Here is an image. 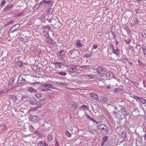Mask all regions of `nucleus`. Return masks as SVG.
I'll return each mask as SVG.
<instances>
[{
	"instance_id": "f257e3e1",
	"label": "nucleus",
	"mask_w": 146,
	"mask_h": 146,
	"mask_svg": "<svg viewBox=\"0 0 146 146\" xmlns=\"http://www.w3.org/2000/svg\"><path fill=\"white\" fill-rule=\"evenodd\" d=\"M110 74L109 73H103L100 74L94 75L92 74V79H100L104 80H107L110 79Z\"/></svg>"
},
{
	"instance_id": "f03ea898",
	"label": "nucleus",
	"mask_w": 146,
	"mask_h": 146,
	"mask_svg": "<svg viewBox=\"0 0 146 146\" xmlns=\"http://www.w3.org/2000/svg\"><path fill=\"white\" fill-rule=\"evenodd\" d=\"M78 66L75 65H68L67 66V71L69 72H71L73 73H76L77 72L78 70V69L77 67Z\"/></svg>"
},
{
	"instance_id": "7ed1b4c3",
	"label": "nucleus",
	"mask_w": 146,
	"mask_h": 146,
	"mask_svg": "<svg viewBox=\"0 0 146 146\" xmlns=\"http://www.w3.org/2000/svg\"><path fill=\"white\" fill-rule=\"evenodd\" d=\"M40 5L44 7H51L53 5V2L52 1L43 0L40 2Z\"/></svg>"
},
{
	"instance_id": "20e7f679",
	"label": "nucleus",
	"mask_w": 146,
	"mask_h": 146,
	"mask_svg": "<svg viewBox=\"0 0 146 146\" xmlns=\"http://www.w3.org/2000/svg\"><path fill=\"white\" fill-rule=\"evenodd\" d=\"M29 76V75H27L23 74V75H20L18 78L17 82L18 83H22L26 81L25 78L26 76Z\"/></svg>"
},
{
	"instance_id": "39448f33",
	"label": "nucleus",
	"mask_w": 146,
	"mask_h": 146,
	"mask_svg": "<svg viewBox=\"0 0 146 146\" xmlns=\"http://www.w3.org/2000/svg\"><path fill=\"white\" fill-rule=\"evenodd\" d=\"M69 54L71 55L72 56H73L74 58L76 57H78V55L79 54V52L78 50H77L73 49L69 51Z\"/></svg>"
},
{
	"instance_id": "423d86ee",
	"label": "nucleus",
	"mask_w": 146,
	"mask_h": 146,
	"mask_svg": "<svg viewBox=\"0 0 146 146\" xmlns=\"http://www.w3.org/2000/svg\"><path fill=\"white\" fill-rule=\"evenodd\" d=\"M48 22L51 23V25L53 26L55 25L56 23L58 21V19L56 17H52L51 19H47Z\"/></svg>"
},
{
	"instance_id": "0eeeda50",
	"label": "nucleus",
	"mask_w": 146,
	"mask_h": 146,
	"mask_svg": "<svg viewBox=\"0 0 146 146\" xmlns=\"http://www.w3.org/2000/svg\"><path fill=\"white\" fill-rule=\"evenodd\" d=\"M20 26V24H17L14 25L9 30L10 33H13L14 31L18 29Z\"/></svg>"
},
{
	"instance_id": "6e6552de",
	"label": "nucleus",
	"mask_w": 146,
	"mask_h": 146,
	"mask_svg": "<svg viewBox=\"0 0 146 146\" xmlns=\"http://www.w3.org/2000/svg\"><path fill=\"white\" fill-rule=\"evenodd\" d=\"M96 68L97 70V73H100L102 74L106 72V69L105 68L99 67Z\"/></svg>"
},
{
	"instance_id": "1a4fd4ad",
	"label": "nucleus",
	"mask_w": 146,
	"mask_h": 146,
	"mask_svg": "<svg viewBox=\"0 0 146 146\" xmlns=\"http://www.w3.org/2000/svg\"><path fill=\"white\" fill-rule=\"evenodd\" d=\"M85 113V112L84 110H82L80 109H79L78 112V115L79 117H83Z\"/></svg>"
},
{
	"instance_id": "9d476101",
	"label": "nucleus",
	"mask_w": 146,
	"mask_h": 146,
	"mask_svg": "<svg viewBox=\"0 0 146 146\" xmlns=\"http://www.w3.org/2000/svg\"><path fill=\"white\" fill-rule=\"evenodd\" d=\"M13 6V5L12 4H8L7 5L3 10L4 12H6L7 11H9L11 9Z\"/></svg>"
},
{
	"instance_id": "9b49d317",
	"label": "nucleus",
	"mask_w": 146,
	"mask_h": 146,
	"mask_svg": "<svg viewBox=\"0 0 146 146\" xmlns=\"http://www.w3.org/2000/svg\"><path fill=\"white\" fill-rule=\"evenodd\" d=\"M134 97L137 100H139L143 104H145L146 103V100L143 98L138 97L137 96H135Z\"/></svg>"
},
{
	"instance_id": "f8f14e48",
	"label": "nucleus",
	"mask_w": 146,
	"mask_h": 146,
	"mask_svg": "<svg viewBox=\"0 0 146 146\" xmlns=\"http://www.w3.org/2000/svg\"><path fill=\"white\" fill-rule=\"evenodd\" d=\"M31 121L36 122L38 121V117L36 115H32L31 117Z\"/></svg>"
},
{
	"instance_id": "ddd939ff",
	"label": "nucleus",
	"mask_w": 146,
	"mask_h": 146,
	"mask_svg": "<svg viewBox=\"0 0 146 146\" xmlns=\"http://www.w3.org/2000/svg\"><path fill=\"white\" fill-rule=\"evenodd\" d=\"M62 26V24L58 20V21L57 22L55 25L53 26L55 28H60Z\"/></svg>"
},
{
	"instance_id": "4468645a",
	"label": "nucleus",
	"mask_w": 146,
	"mask_h": 146,
	"mask_svg": "<svg viewBox=\"0 0 146 146\" xmlns=\"http://www.w3.org/2000/svg\"><path fill=\"white\" fill-rule=\"evenodd\" d=\"M41 86L42 87L48 88H52L53 87L52 84L50 83H47L42 84Z\"/></svg>"
},
{
	"instance_id": "2eb2a0df",
	"label": "nucleus",
	"mask_w": 146,
	"mask_h": 146,
	"mask_svg": "<svg viewBox=\"0 0 146 146\" xmlns=\"http://www.w3.org/2000/svg\"><path fill=\"white\" fill-rule=\"evenodd\" d=\"M38 146H48V145L46 141H40L38 145Z\"/></svg>"
},
{
	"instance_id": "dca6fc26",
	"label": "nucleus",
	"mask_w": 146,
	"mask_h": 146,
	"mask_svg": "<svg viewBox=\"0 0 146 146\" xmlns=\"http://www.w3.org/2000/svg\"><path fill=\"white\" fill-rule=\"evenodd\" d=\"M117 146H127V145L124 141H122L118 142Z\"/></svg>"
},
{
	"instance_id": "f3484780",
	"label": "nucleus",
	"mask_w": 146,
	"mask_h": 146,
	"mask_svg": "<svg viewBox=\"0 0 146 146\" xmlns=\"http://www.w3.org/2000/svg\"><path fill=\"white\" fill-rule=\"evenodd\" d=\"M101 102L102 103H106L108 100V98H107L103 97L101 99Z\"/></svg>"
},
{
	"instance_id": "a211bd4d",
	"label": "nucleus",
	"mask_w": 146,
	"mask_h": 146,
	"mask_svg": "<svg viewBox=\"0 0 146 146\" xmlns=\"http://www.w3.org/2000/svg\"><path fill=\"white\" fill-rule=\"evenodd\" d=\"M27 90L29 92L31 93L35 92L36 91V90L32 87H28L27 88Z\"/></svg>"
},
{
	"instance_id": "6ab92c4d",
	"label": "nucleus",
	"mask_w": 146,
	"mask_h": 146,
	"mask_svg": "<svg viewBox=\"0 0 146 146\" xmlns=\"http://www.w3.org/2000/svg\"><path fill=\"white\" fill-rule=\"evenodd\" d=\"M48 43L50 44L54 45L56 44L57 43L55 41L53 40L52 39L50 38L47 41Z\"/></svg>"
},
{
	"instance_id": "aec40b11",
	"label": "nucleus",
	"mask_w": 146,
	"mask_h": 146,
	"mask_svg": "<svg viewBox=\"0 0 146 146\" xmlns=\"http://www.w3.org/2000/svg\"><path fill=\"white\" fill-rule=\"evenodd\" d=\"M79 109H80L83 110H89V106L86 105H83L81 106Z\"/></svg>"
},
{
	"instance_id": "412c9836",
	"label": "nucleus",
	"mask_w": 146,
	"mask_h": 146,
	"mask_svg": "<svg viewBox=\"0 0 146 146\" xmlns=\"http://www.w3.org/2000/svg\"><path fill=\"white\" fill-rule=\"evenodd\" d=\"M9 98L10 99L12 100H14L15 101L16 100H17V97L14 95H9Z\"/></svg>"
},
{
	"instance_id": "4be33fe9",
	"label": "nucleus",
	"mask_w": 146,
	"mask_h": 146,
	"mask_svg": "<svg viewBox=\"0 0 146 146\" xmlns=\"http://www.w3.org/2000/svg\"><path fill=\"white\" fill-rule=\"evenodd\" d=\"M42 29L43 30H44L45 29H47L49 30H50L51 29V27L48 25H43L42 26Z\"/></svg>"
},
{
	"instance_id": "5701e85b",
	"label": "nucleus",
	"mask_w": 146,
	"mask_h": 146,
	"mask_svg": "<svg viewBox=\"0 0 146 146\" xmlns=\"http://www.w3.org/2000/svg\"><path fill=\"white\" fill-rule=\"evenodd\" d=\"M76 46L77 47L80 48L82 46V44L80 43V40H78L76 42Z\"/></svg>"
},
{
	"instance_id": "b1692460",
	"label": "nucleus",
	"mask_w": 146,
	"mask_h": 146,
	"mask_svg": "<svg viewBox=\"0 0 146 146\" xmlns=\"http://www.w3.org/2000/svg\"><path fill=\"white\" fill-rule=\"evenodd\" d=\"M59 52H60V54L59 55L60 57V58H62L65 57V52L64 50L61 51H60Z\"/></svg>"
},
{
	"instance_id": "393cba45",
	"label": "nucleus",
	"mask_w": 146,
	"mask_h": 146,
	"mask_svg": "<svg viewBox=\"0 0 146 146\" xmlns=\"http://www.w3.org/2000/svg\"><path fill=\"white\" fill-rule=\"evenodd\" d=\"M121 91L122 89L120 88H115L113 90V92L114 93H116L117 92H120Z\"/></svg>"
},
{
	"instance_id": "a878e982",
	"label": "nucleus",
	"mask_w": 146,
	"mask_h": 146,
	"mask_svg": "<svg viewBox=\"0 0 146 146\" xmlns=\"http://www.w3.org/2000/svg\"><path fill=\"white\" fill-rule=\"evenodd\" d=\"M40 2L38 4H36L33 7V9L35 10H36L39 8L40 5H40Z\"/></svg>"
},
{
	"instance_id": "bb28decb",
	"label": "nucleus",
	"mask_w": 146,
	"mask_h": 146,
	"mask_svg": "<svg viewBox=\"0 0 146 146\" xmlns=\"http://www.w3.org/2000/svg\"><path fill=\"white\" fill-rule=\"evenodd\" d=\"M121 112H123V114L126 115L128 114V112L125 108H123L121 109Z\"/></svg>"
},
{
	"instance_id": "cd10ccee",
	"label": "nucleus",
	"mask_w": 146,
	"mask_h": 146,
	"mask_svg": "<svg viewBox=\"0 0 146 146\" xmlns=\"http://www.w3.org/2000/svg\"><path fill=\"white\" fill-rule=\"evenodd\" d=\"M44 102V100H40L38 101H36V104L37 105L38 104H42Z\"/></svg>"
},
{
	"instance_id": "c85d7f7f",
	"label": "nucleus",
	"mask_w": 146,
	"mask_h": 146,
	"mask_svg": "<svg viewBox=\"0 0 146 146\" xmlns=\"http://www.w3.org/2000/svg\"><path fill=\"white\" fill-rule=\"evenodd\" d=\"M92 98H93L97 100L98 99V96L97 94H94V93H92Z\"/></svg>"
},
{
	"instance_id": "c756f323",
	"label": "nucleus",
	"mask_w": 146,
	"mask_h": 146,
	"mask_svg": "<svg viewBox=\"0 0 146 146\" xmlns=\"http://www.w3.org/2000/svg\"><path fill=\"white\" fill-rule=\"evenodd\" d=\"M53 10V9L51 8L49 9L47 11V14H48V16L52 14Z\"/></svg>"
},
{
	"instance_id": "7c9ffc66",
	"label": "nucleus",
	"mask_w": 146,
	"mask_h": 146,
	"mask_svg": "<svg viewBox=\"0 0 146 146\" xmlns=\"http://www.w3.org/2000/svg\"><path fill=\"white\" fill-rule=\"evenodd\" d=\"M78 67L82 68L83 69H88L90 68L89 65H83V66H78Z\"/></svg>"
},
{
	"instance_id": "2f4dec72",
	"label": "nucleus",
	"mask_w": 146,
	"mask_h": 146,
	"mask_svg": "<svg viewBox=\"0 0 146 146\" xmlns=\"http://www.w3.org/2000/svg\"><path fill=\"white\" fill-rule=\"evenodd\" d=\"M104 126H105V125L103 124H102L99 125H98L97 127V128H98L100 129H104L105 128L104 127Z\"/></svg>"
},
{
	"instance_id": "473e14b6",
	"label": "nucleus",
	"mask_w": 146,
	"mask_h": 146,
	"mask_svg": "<svg viewBox=\"0 0 146 146\" xmlns=\"http://www.w3.org/2000/svg\"><path fill=\"white\" fill-rule=\"evenodd\" d=\"M58 74H59L62 76H65L66 75V73L64 72H59L56 73Z\"/></svg>"
},
{
	"instance_id": "72a5a7b5",
	"label": "nucleus",
	"mask_w": 146,
	"mask_h": 146,
	"mask_svg": "<svg viewBox=\"0 0 146 146\" xmlns=\"http://www.w3.org/2000/svg\"><path fill=\"white\" fill-rule=\"evenodd\" d=\"M111 51L112 52H113L115 54L117 55H118L119 54V53H118V52H117L116 50H115V49H114L113 48V47L112 46V50H111Z\"/></svg>"
},
{
	"instance_id": "f704fd0d",
	"label": "nucleus",
	"mask_w": 146,
	"mask_h": 146,
	"mask_svg": "<svg viewBox=\"0 0 146 146\" xmlns=\"http://www.w3.org/2000/svg\"><path fill=\"white\" fill-rule=\"evenodd\" d=\"M45 15L43 13L40 15V17H39L38 19L40 20H43L45 18Z\"/></svg>"
},
{
	"instance_id": "c9c22d12",
	"label": "nucleus",
	"mask_w": 146,
	"mask_h": 146,
	"mask_svg": "<svg viewBox=\"0 0 146 146\" xmlns=\"http://www.w3.org/2000/svg\"><path fill=\"white\" fill-rule=\"evenodd\" d=\"M72 107L74 108L73 109H77L78 108V107L77 105L76 104L75 102L73 103Z\"/></svg>"
},
{
	"instance_id": "e433bc0d",
	"label": "nucleus",
	"mask_w": 146,
	"mask_h": 146,
	"mask_svg": "<svg viewBox=\"0 0 146 146\" xmlns=\"http://www.w3.org/2000/svg\"><path fill=\"white\" fill-rule=\"evenodd\" d=\"M92 121H93V123L94 124V125H96L97 127L98 125L99 124V123L98 122L94 121V119H92Z\"/></svg>"
},
{
	"instance_id": "4c0bfd02",
	"label": "nucleus",
	"mask_w": 146,
	"mask_h": 146,
	"mask_svg": "<svg viewBox=\"0 0 146 146\" xmlns=\"http://www.w3.org/2000/svg\"><path fill=\"white\" fill-rule=\"evenodd\" d=\"M65 134L66 135L69 137H70L71 136V135L70 133L68 131V130H66L65 131Z\"/></svg>"
},
{
	"instance_id": "58836bf2",
	"label": "nucleus",
	"mask_w": 146,
	"mask_h": 146,
	"mask_svg": "<svg viewBox=\"0 0 146 146\" xmlns=\"http://www.w3.org/2000/svg\"><path fill=\"white\" fill-rule=\"evenodd\" d=\"M57 84L59 85H67V83L66 82H59L57 83Z\"/></svg>"
},
{
	"instance_id": "ea45409f",
	"label": "nucleus",
	"mask_w": 146,
	"mask_h": 146,
	"mask_svg": "<svg viewBox=\"0 0 146 146\" xmlns=\"http://www.w3.org/2000/svg\"><path fill=\"white\" fill-rule=\"evenodd\" d=\"M21 41L24 42H27L28 40V39L25 38H21Z\"/></svg>"
},
{
	"instance_id": "a19ab883",
	"label": "nucleus",
	"mask_w": 146,
	"mask_h": 146,
	"mask_svg": "<svg viewBox=\"0 0 146 146\" xmlns=\"http://www.w3.org/2000/svg\"><path fill=\"white\" fill-rule=\"evenodd\" d=\"M91 54L89 53H86L84 54V57H86L87 58H89L91 56Z\"/></svg>"
},
{
	"instance_id": "79ce46f5",
	"label": "nucleus",
	"mask_w": 146,
	"mask_h": 146,
	"mask_svg": "<svg viewBox=\"0 0 146 146\" xmlns=\"http://www.w3.org/2000/svg\"><path fill=\"white\" fill-rule=\"evenodd\" d=\"M127 134L125 132L123 131L122 133V137H123L125 139L127 137Z\"/></svg>"
},
{
	"instance_id": "37998d69",
	"label": "nucleus",
	"mask_w": 146,
	"mask_h": 146,
	"mask_svg": "<svg viewBox=\"0 0 146 146\" xmlns=\"http://www.w3.org/2000/svg\"><path fill=\"white\" fill-rule=\"evenodd\" d=\"M42 35L44 36H46L47 35H48V33L45 31L44 30H43V31L42 32Z\"/></svg>"
},
{
	"instance_id": "c03bdc74",
	"label": "nucleus",
	"mask_w": 146,
	"mask_h": 146,
	"mask_svg": "<svg viewBox=\"0 0 146 146\" xmlns=\"http://www.w3.org/2000/svg\"><path fill=\"white\" fill-rule=\"evenodd\" d=\"M108 138L107 136H105L103 137L102 141L104 142H107L108 141Z\"/></svg>"
},
{
	"instance_id": "a18cd8bd",
	"label": "nucleus",
	"mask_w": 146,
	"mask_h": 146,
	"mask_svg": "<svg viewBox=\"0 0 146 146\" xmlns=\"http://www.w3.org/2000/svg\"><path fill=\"white\" fill-rule=\"evenodd\" d=\"M29 102L30 103V104H32V105H35L36 104V102L35 103L33 100L32 99H30L29 100Z\"/></svg>"
},
{
	"instance_id": "49530a36",
	"label": "nucleus",
	"mask_w": 146,
	"mask_h": 146,
	"mask_svg": "<svg viewBox=\"0 0 146 146\" xmlns=\"http://www.w3.org/2000/svg\"><path fill=\"white\" fill-rule=\"evenodd\" d=\"M133 22L134 23L133 25V26H135L138 23V20L137 19H135L134 20V21Z\"/></svg>"
},
{
	"instance_id": "de8ad7c7",
	"label": "nucleus",
	"mask_w": 146,
	"mask_h": 146,
	"mask_svg": "<svg viewBox=\"0 0 146 146\" xmlns=\"http://www.w3.org/2000/svg\"><path fill=\"white\" fill-rule=\"evenodd\" d=\"M97 68L94 67V68H92V72L94 73H96L97 72Z\"/></svg>"
},
{
	"instance_id": "09e8293b",
	"label": "nucleus",
	"mask_w": 146,
	"mask_h": 146,
	"mask_svg": "<svg viewBox=\"0 0 146 146\" xmlns=\"http://www.w3.org/2000/svg\"><path fill=\"white\" fill-rule=\"evenodd\" d=\"M55 64L58 66L59 68L62 66V64L59 62H56L55 63Z\"/></svg>"
},
{
	"instance_id": "8fccbe9b",
	"label": "nucleus",
	"mask_w": 146,
	"mask_h": 146,
	"mask_svg": "<svg viewBox=\"0 0 146 146\" xmlns=\"http://www.w3.org/2000/svg\"><path fill=\"white\" fill-rule=\"evenodd\" d=\"M135 48L137 49V51H139L140 49L141 48V46L140 45L138 44H137Z\"/></svg>"
},
{
	"instance_id": "3c124183",
	"label": "nucleus",
	"mask_w": 146,
	"mask_h": 146,
	"mask_svg": "<svg viewBox=\"0 0 146 146\" xmlns=\"http://www.w3.org/2000/svg\"><path fill=\"white\" fill-rule=\"evenodd\" d=\"M142 48L143 50V52L145 55H146V46L142 47Z\"/></svg>"
},
{
	"instance_id": "603ef678",
	"label": "nucleus",
	"mask_w": 146,
	"mask_h": 146,
	"mask_svg": "<svg viewBox=\"0 0 146 146\" xmlns=\"http://www.w3.org/2000/svg\"><path fill=\"white\" fill-rule=\"evenodd\" d=\"M131 40L129 38L127 40H125V41L126 44H128L131 41Z\"/></svg>"
},
{
	"instance_id": "864d4df0",
	"label": "nucleus",
	"mask_w": 146,
	"mask_h": 146,
	"mask_svg": "<svg viewBox=\"0 0 146 146\" xmlns=\"http://www.w3.org/2000/svg\"><path fill=\"white\" fill-rule=\"evenodd\" d=\"M125 29L126 30L127 33H130V30L129 29L128 27L127 26L125 27Z\"/></svg>"
},
{
	"instance_id": "5fc2aeb1",
	"label": "nucleus",
	"mask_w": 146,
	"mask_h": 146,
	"mask_svg": "<svg viewBox=\"0 0 146 146\" xmlns=\"http://www.w3.org/2000/svg\"><path fill=\"white\" fill-rule=\"evenodd\" d=\"M52 139V136H51V135H48V141H51Z\"/></svg>"
},
{
	"instance_id": "6e6d98bb",
	"label": "nucleus",
	"mask_w": 146,
	"mask_h": 146,
	"mask_svg": "<svg viewBox=\"0 0 146 146\" xmlns=\"http://www.w3.org/2000/svg\"><path fill=\"white\" fill-rule=\"evenodd\" d=\"M5 3V0H2V2L1 4V6L3 7Z\"/></svg>"
},
{
	"instance_id": "4d7b16f0",
	"label": "nucleus",
	"mask_w": 146,
	"mask_h": 146,
	"mask_svg": "<svg viewBox=\"0 0 146 146\" xmlns=\"http://www.w3.org/2000/svg\"><path fill=\"white\" fill-rule=\"evenodd\" d=\"M41 97V95L39 94H36V97L37 98H39Z\"/></svg>"
},
{
	"instance_id": "13d9d810",
	"label": "nucleus",
	"mask_w": 146,
	"mask_h": 146,
	"mask_svg": "<svg viewBox=\"0 0 146 146\" xmlns=\"http://www.w3.org/2000/svg\"><path fill=\"white\" fill-rule=\"evenodd\" d=\"M28 96H25L23 97H22V100H23V99L24 98L26 100H24V101H27V99H28Z\"/></svg>"
},
{
	"instance_id": "bf43d9fd",
	"label": "nucleus",
	"mask_w": 146,
	"mask_h": 146,
	"mask_svg": "<svg viewBox=\"0 0 146 146\" xmlns=\"http://www.w3.org/2000/svg\"><path fill=\"white\" fill-rule=\"evenodd\" d=\"M132 82L136 86L138 85V84L135 81H132Z\"/></svg>"
},
{
	"instance_id": "052dcab7",
	"label": "nucleus",
	"mask_w": 146,
	"mask_h": 146,
	"mask_svg": "<svg viewBox=\"0 0 146 146\" xmlns=\"http://www.w3.org/2000/svg\"><path fill=\"white\" fill-rule=\"evenodd\" d=\"M13 22L12 21H10L7 24V25H8L9 24H12Z\"/></svg>"
},
{
	"instance_id": "680f3d73",
	"label": "nucleus",
	"mask_w": 146,
	"mask_h": 146,
	"mask_svg": "<svg viewBox=\"0 0 146 146\" xmlns=\"http://www.w3.org/2000/svg\"><path fill=\"white\" fill-rule=\"evenodd\" d=\"M113 106L115 108V110H117V106L114 104H113Z\"/></svg>"
},
{
	"instance_id": "e2e57ef3",
	"label": "nucleus",
	"mask_w": 146,
	"mask_h": 146,
	"mask_svg": "<svg viewBox=\"0 0 146 146\" xmlns=\"http://www.w3.org/2000/svg\"><path fill=\"white\" fill-rule=\"evenodd\" d=\"M45 91H52V90L50 89H49V88H44Z\"/></svg>"
},
{
	"instance_id": "0e129e2a",
	"label": "nucleus",
	"mask_w": 146,
	"mask_h": 146,
	"mask_svg": "<svg viewBox=\"0 0 146 146\" xmlns=\"http://www.w3.org/2000/svg\"><path fill=\"white\" fill-rule=\"evenodd\" d=\"M140 11V9H135V11L136 12V14L138 13Z\"/></svg>"
},
{
	"instance_id": "69168bd1",
	"label": "nucleus",
	"mask_w": 146,
	"mask_h": 146,
	"mask_svg": "<svg viewBox=\"0 0 146 146\" xmlns=\"http://www.w3.org/2000/svg\"><path fill=\"white\" fill-rule=\"evenodd\" d=\"M14 79H13L12 80H11V82H10L9 83V84L10 85H11L13 84V82H14Z\"/></svg>"
},
{
	"instance_id": "338daca9",
	"label": "nucleus",
	"mask_w": 146,
	"mask_h": 146,
	"mask_svg": "<svg viewBox=\"0 0 146 146\" xmlns=\"http://www.w3.org/2000/svg\"><path fill=\"white\" fill-rule=\"evenodd\" d=\"M18 87V86H15L12 88L11 89L12 90H14V89H17Z\"/></svg>"
},
{
	"instance_id": "774afa93",
	"label": "nucleus",
	"mask_w": 146,
	"mask_h": 146,
	"mask_svg": "<svg viewBox=\"0 0 146 146\" xmlns=\"http://www.w3.org/2000/svg\"><path fill=\"white\" fill-rule=\"evenodd\" d=\"M142 36L144 37H146V33H143V34H142Z\"/></svg>"
}]
</instances>
